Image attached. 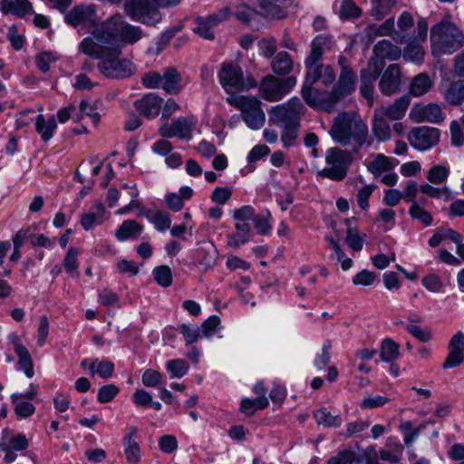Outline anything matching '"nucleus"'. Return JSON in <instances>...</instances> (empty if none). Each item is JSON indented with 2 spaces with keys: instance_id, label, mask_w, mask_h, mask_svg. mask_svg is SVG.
Here are the masks:
<instances>
[{
  "instance_id": "f257e3e1",
  "label": "nucleus",
  "mask_w": 464,
  "mask_h": 464,
  "mask_svg": "<svg viewBox=\"0 0 464 464\" xmlns=\"http://www.w3.org/2000/svg\"><path fill=\"white\" fill-rule=\"evenodd\" d=\"M78 49L85 55L99 60L97 68L107 78L122 80L136 72V66L130 60L121 58L122 46L110 26L95 27L89 36L82 40Z\"/></svg>"
},
{
  "instance_id": "f03ea898",
  "label": "nucleus",
  "mask_w": 464,
  "mask_h": 464,
  "mask_svg": "<svg viewBox=\"0 0 464 464\" xmlns=\"http://www.w3.org/2000/svg\"><path fill=\"white\" fill-rule=\"evenodd\" d=\"M329 133L336 143L359 152L367 142L368 127L354 113L344 111L334 117Z\"/></svg>"
},
{
  "instance_id": "7ed1b4c3",
  "label": "nucleus",
  "mask_w": 464,
  "mask_h": 464,
  "mask_svg": "<svg viewBox=\"0 0 464 464\" xmlns=\"http://www.w3.org/2000/svg\"><path fill=\"white\" fill-rule=\"evenodd\" d=\"M304 67L306 72L301 90L302 97L310 107L324 111L327 97L321 94L329 93L330 92L314 89L313 85L318 82L324 86L331 85L336 79L335 72L331 65L319 63L312 64L304 63Z\"/></svg>"
},
{
  "instance_id": "20e7f679",
  "label": "nucleus",
  "mask_w": 464,
  "mask_h": 464,
  "mask_svg": "<svg viewBox=\"0 0 464 464\" xmlns=\"http://www.w3.org/2000/svg\"><path fill=\"white\" fill-rule=\"evenodd\" d=\"M430 43L433 54H451L464 45V34L454 23L442 20L431 27Z\"/></svg>"
},
{
  "instance_id": "39448f33",
  "label": "nucleus",
  "mask_w": 464,
  "mask_h": 464,
  "mask_svg": "<svg viewBox=\"0 0 464 464\" xmlns=\"http://www.w3.org/2000/svg\"><path fill=\"white\" fill-rule=\"evenodd\" d=\"M358 153L337 147L328 149L325 153L327 167L320 170L318 174L334 181L343 180L347 176L349 167L354 160V155Z\"/></svg>"
},
{
  "instance_id": "423d86ee",
  "label": "nucleus",
  "mask_w": 464,
  "mask_h": 464,
  "mask_svg": "<svg viewBox=\"0 0 464 464\" xmlns=\"http://www.w3.org/2000/svg\"><path fill=\"white\" fill-rule=\"evenodd\" d=\"M218 80L227 93L244 92L257 85L253 76H244L242 68L231 63L221 64Z\"/></svg>"
},
{
  "instance_id": "0eeeda50",
  "label": "nucleus",
  "mask_w": 464,
  "mask_h": 464,
  "mask_svg": "<svg viewBox=\"0 0 464 464\" xmlns=\"http://www.w3.org/2000/svg\"><path fill=\"white\" fill-rule=\"evenodd\" d=\"M227 101L241 111V118L249 129L256 130L263 128L266 114L260 100L256 97L238 96L235 99L228 97Z\"/></svg>"
},
{
  "instance_id": "6e6552de",
  "label": "nucleus",
  "mask_w": 464,
  "mask_h": 464,
  "mask_svg": "<svg viewBox=\"0 0 464 464\" xmlns=\"http://www.w3.org/2000/svg\"><path fill=\"white\" fill-rule=\"evenodd\" d=\"M304 105L298 97L278 104L268 111L269 122L278 127L297 125L300 123Z\"/></svg>"
},
{
  "instance_id": "1a4fd4ad",
  "label": "nucleus",
  "mask_w": 464,
  "mask_h": 464,
  "mask_svg": "<svg viewBox=\"0 0 464 464\" xmlns=\"http://www.w3.org/2000/svg\"><path fill=\"white\" fill-rule=\"evenodd\" d=\"M355 73L351 67L342 68L339 79L334 85L332 91L329 93L321 94L324 97H327L324 111L327 112L334 111L336 103L355 91Z\"/></svg>"
},
{
  "instance_id": "9d476101",
  "label": "nucleus",
  "mask_w": 464,
  "mask_h": 464,
  "mask_svg": "<svg viewBox=\"0 0 464 464\" xmlns=\"http://www.w3.org/2000/svg\"><path fill=\"white\" fill-rule=\"evenodd\" d=\"M124 11L132 21L148 26H155L162 19L158 7L149 0H126Z\"/></svg>"
},
{
  "instance_id": "9b49d317",
  "label": "nucleus",
  "mask_w": 464,
  "mask_h": 464,
  "mask_svg": "<svg viewBox=\"0 0 464 464\" xmlns=\"http://www.w3.org/2000/svg\"><path fill=\"white\" fill-rule=\"evenodd\" d=\"M296 84V78L279 79L275 75L265 76L259 84V94L267 102H278L288 94Z\"/></svg>"
},
{
  "instance_id": "f8f14e48",
  "label": "nucleus",
  "mask_w": 464,
  "mask_h": 464,
  "mask_svg": "<svg viewBox=\"0 0 464 464\" xmlns=\"http://www.w3.org/2000/svg\"><path fill=\"white\" fill-rule=\"evenodd\" d=\"M105 25L110 26L113 30L114 37L121 46V44L132 45L143 36V30L140 26L125 23L123 16L121 14L110 17L99 26Z\"/></svg>"
},
{
  "instance_id": "ddd939ff",
  "label": "nucleus",
  "mask_w": 464,
  "mask_h": 464,
  "mask_svg": "<svg viewBox=\"0 0 464 464\" xmlns=\"http://www.w3.org/2000/svg\"><path fill=\"white\" fill-rule=\"evenodd\" d=\"M197 122V119L193 115L188 117H178L173 119L171 122L163 123L160 127L159 131L160 136L166 139L177 137L180 140H189Z\"/></svg>"
},
{
  "instance_id": "4468645a",
  "label": "nucleus",
  "mask_w": 464,
  "mask_h": 464,
  "mask_svg": "<svg viewBox=\"0 0 464 464\" xmlns=\"http://www.w3.org/2000/svg\"><path fill=\"white\" fill-rule=\"evenodd\" d=\"M408 140L413 148L419 150H426L439 142L440 130L427 126L414 128L409 133Z\"/></svg>"
},
{
  "instance_id": "2eb2a0df",
  "label": "nucleus",
  "mask_w": 464,
  "mask_h": 464,
  "mask_svg": "<svg viewBox=\"0 0 464 464\" xmlns=\"http://www.w3.org/2000/svg\"><path fill=\"white\" fill-rule=\"evenodd\" d=\"M410 118L414 122H432L440 123L445 116L439 104L430 102L428 104H414L410 111Z\"/></svg>"
},
{
  "instance_id": "dca6fc26",
  "label": "nucleus",
  "mask_w": 464,
  "mask_h": 464,
  "mask_svg": "<svg viewBox=\"0 0 464 464\" xmlns=\"http://www.w3.org/2000/svg\"><path fill=\"white\" fill-rule=\"evenodd\" d=\"M228 15V8H224L219 10L218 13L210 14L207 17H198L196 19V26L193 30L200 37L211 41L215 38V34L212 29L222 21L227 20Z\"/></svg>"
},
{
  "instance_id": "f3484780",
  "label": "nucleus",
  "mask_w": 464,
  "mask_h": 464,
  "mask_svg": "<svg viewBox=\"0 0 464 464\" xmlns=\"http://www.w3.org/2000/svg\"><path fill=\"white\" fill-rule=\"evenodd\" d=\"M401 82V69L397 64L389 65L382 74L379 82V89L385 96H391L400 91Z\"/></svg>"
},
{
  "instance_id": "a211bd4d",
  "label": "nucleus",
  "mask_w": 464,
  "mask_h": 464,
  "mask_svg": "<svg viewBox=\"0 0 464 464\" xmlns=\"http://www.w3.org/2000/svg\"><path fill=\"white\" fill-rule=\"evenodd\" d=\"M134 205H127L124 208L119 210V213H126L133 209ZM139 208V217H146L150 222L154 224L160 231H165L170 227L171 220L169 214L165 211H153L145 208L143 205H135Z\"/></svg>"
},
{
  "instance_id": "6ab92c4d",
  "label": "nucleus",
  "mask_w": 464,
  "mask_h": 464,
  "mask_svg": "<svg viewBox=\"0 0 464 464\" xmlns=\"http://www.w3.org/2000/svg\"><path fill=\"white\" fill-rule=\"evenodd\" d=\"M65 22L72 26L85 25L95 22V6L93 5H78L66 14Z\"/></svg>"
},
{
  "instance_id": "aec40b11",
  "label": "nucleus",
  "mask_w": 464,
  "mask_h": 464,
  "mask_svg": "<svg viewBox=\"0 0 464 464\" xmlns=\"http://www.w3.org/2000/svg\"><path fill=\"white\" fill-rule=\"evenodd\" d=\"M137 438L138 429L135 426L130 427L122 438L123 453L127 464H138L140 461L141 450Z\"/></svg>"
},
{
  "instance_id": "412c9836",
  "label": "nucleus",
  "mask_w": 464,
  "mask_h": 464,
  "mask_svg": "<svg viewBox=\"0 0 464 464\" xmlns=\"http://www.w3.org/2000/svg\"><path fill=\"white\" fill-rule=\"evenodd\" d=\"M162 99L154 94L148 93L134 102L136 111L142 116L151 119L159 115L162 108Z\"/></svg>"
},
{
  "instance_id": "4be33fe9",
  "label": "nucleus",
  "mask_w": 464,
  "mask_h": 464,
  "mask_svg": "<svg viewBox=\"0 0 464 464\" xmlns=\"http://www.w3.org/2000/svg\"><path fill=\"white\" fill-rule=\"evenodd\" d=\"M410 103V96L408 94H404L396 99L391 105L380 106L375 110L389 120L400 121L405 116Z\"/></svg>"
},
{
  "instance_id": "5701e85b",
  "label": "nucleus",
  "mask_w": 464,
  "mask_h": 464,
  "mask_svg": "<svg viewBox=\"0 0 464 464\" xmlns=\"http://www.w3.org/2000/svg\"><path fill=\"white\" fill-rule=\"evenodd\" d=\"M333 45L334 40L332 36L325 34L317 35L311 43V51L305 58L304 63H308L309 64L319 63L323 54L331 50Z\"/></svg>"
},
{
  "instance_id": "b1692460",
  "label": "nucleus",
  "mask_w": 464,
  "mask_h": 464,
  "mask_svg": "<svg viewBox=\"0 0 464 464\" xmlns=\"http://www.w3.org/2000/svg\"><path fill=\"white\" fill-rule=\"evenodd\" d=\"M8 340L14 345L20 368L24 371L28 378H32L34 376V363L27 348L20 343L19 337L15 334L9 335Z\"/></svg>"
},
{
  "instance_id": "393cba45",
  "label": "nucleus",
  "mask_w": 464,
  "mask_h": 464,
  "mask_svg": "<svg viewBox=\"0 0 464 464\" xmlns=\"http://www.w3.org/2000/svg\"><path fill=\"white\" fill-rule=\"evenodd\" d=\"M0 11L3 14H14L24 17L34 13L29 0H0Z\"/></svg>"
},
{
  "instance_id": "a878e982",
  "label": "nucleus",
  "mask_w": 464,
  "mask_h": 464,
  "mask_svg": "<svg viewBox=\"0 0 464 464\" xmlns=\"http://www.w3.org/2000/svg\"><path fill=\"white\" fill-rule=\"evenodd\" d=\"M270 66L275 74L285 76L293 71L294 61L287 52L281 51L273 57Z\"/></svg>"
},
{
  "instance_id": "bb28decb",
  "label": "nucleus",
  "mask_w": 464,
  "mask_h": 464,
  "mask_svg": "<svg viewBox=\"0 0 464 464\" xmlns=\"http://www.w3.org/2000/svg\"><path fill=\"white\" fill-rule=\"evenodd\" d=\"M181 75L174 67L167 68L161 75V85L169 94H177L180 92Z\"/></svg>"
},
{
  "instance_id": "cd10ccee",
  "label": "nucleus",
  "mask_w": 464,
  "mask_h": 464,
  "mask_svg": "<svg viewBox=\"0 0 464 464\" xmlns=\"http://www.w3.org/2000/svg\"><path fill=\"white\" fill-rule=\"evenodd\" d=\"M420 192L434 199L440 201H454L453 203H464L462 199H455L454 193L447 187L435 188L430 184L424 183L420 185Z\"/></svg>"
},
{
  "instance_id": "c85d7f7f",
  "label": "nucleus",
  "mask_w": 464,
  "mask_h": 464,
  "mask_svg": "<svg viewBox=\"0 0 464 464\" xmlns=\"http://www.w3.org/2000/svg\"><path fill=\"white\" fill-rule=\"evenodd\" d=\"M375 59L384 62V59L395 61L401 57V49L389 40L379 41L373 46Z\"/></svg>"
},
{
  "instance_id": "c756f323",
  "label": "nucleus",
  "mask_w": 464,
  "mask_h": 464,
  "mask_svg": "<svg viewBox=\"0 0 464 464\" xmlns=\"http://www.w3.org/2000/svg\"><path fill=\"white\" fill-rule=\"evenodd\" d=\"M56 128L57 123L54 116L45 119L43 114H39L35 119V130L44 142L49 141L53 137Z\"/></svg>"
},
{
  "instance_id": "7c9ffc66",
  "label": "nucleus",
  "mask_w": 464,
  "mask_h": 464,
  "mask_svg": "<svg viewBox=\"0 0 464 464\" xmlns=\"http://www.w3.org/2000/svg\"><path fill=\"white\" fill-rule=\"evenodd\" d=\"M444 100L450 105L459 106L464 102V87L461 80L451 82L443 91Z\"/></svg>"
},
{
  "instance_id": "2f4dec72",
  "label": "nucleus",
  "mask_w": 464,
  "mask_h": 464,
  "mask_svg": "<svg viewBox=\"0 0 464 464\" xmlns=\"http://www.w3.org/2000/svg\"><path fill=\"white\" fill-rule=\"evenodd\" d=\"M327 464H368V457L366 454H357L352 450H343L330 458Z\"/></svg>"
},
{
  "instance_id": "473e14b6",
  "label": "nucleus",
  "mask_w": 464,
  "mask_h": 464,
  "mask_svg": "<svg viewBox=\"0 0 464 464\" xmlns=\"http://www.w3.org/2000/svg\"><path fill=\"white\" fill-rule=\"evenodd\" d=\"M433 86V82L426 72L414 76L410 83V93L412 96L420 97L426 94Z\"/></svg>"
},
{
  "instance_id": "72a5a7b5",
  "label": "nucleus",
  "mask_w": 464,
  "mask_h": 464,
  "mask_svg": "<svg viewBox=\"0 0 464 464\" xmlns=\"http://www.w3.org/2000/svg\"><path fill=\"white\" fill-rule=\"evenodd\" d=\"M386 117L382 116L374 110L372 118V133L380 141L389 140L391 139V128L386 121Z\"/></svg>"
},
{
  "instance_id": "f704fd0d",
  "label": "nucleus",
  "mask_w": 464,
  "mask_h": 464,
  "mask_svg": "<svg viewBox=\"0 0 464 464\" xmlns=\"http://www.w3.org/2000/svg\"><path fill=\"white\" fill-rule=\"evenodd\" d=\"M383 67L384 62L371 58L368 61L367 67L362 69L360 72L361 82L373 84L374 81H376L381 76V72Z\"/></svg>"
},
{
  "instance_id": "c9c22d12",
  "label": "nucleus",
  "mask_w": 464,
  "mask_h": 464,
  "mask_svg": "<svg viewBox=\"0 0 464 464\" xmlns=\"http://www.w3.org/2000/svg\"><path fill=\"white\" fill-rule=\"evenodd\" d=\"M261 8V14L272 19H283L286 17L287 12L285 7L274 3L271 0H256Z\"/></svg>"
},
{
  "instance_id": "e433bc0d",
  "label": "nucleus",
  "mask_w": 464,
  "mask_h": 464,
  "mask_svg": "<svg viewBox=\"0 0 464 464\" xmlns=\"http://www.w3.org/2000/svg\"><path fill=\"white\" fill-rule=\"evenodd\" d=\"M142 231V226L135 220L128 219L122 222L115 232V237L120 241H124L130 237H138Z\"/></svg>"
},
{
  "instance_id": "4c0bfd02",
  "label": "nucleus",
  "mask_w": 464,
  "mask_h": 464,
  "mask_svg": "<svg viewBox=\"0 0 464 464\" xmlns=\"http://www.w3.org/2000/svg\"><path fill=\"white\" fill-rule=\"evenodd\" d=\"M314 418L317 424L327 428H338L343 420L340 415H333L325 408H321L314 412Z\"/></svg>"
},
{
  "instance_id": "58836bf2",
  "label": "nucleus",
  "mask_w": 464,
  "mask_h": 464,
  "mask_svg": "<svg viewBox=\"0 0 464 464\" xmlns=\"http://www.w3.org/2000/svg\"><path fill=\"white\" fill-rule=\"evenodd\" d=\"M10 398L18 418H28L34 413L35 407L31 402L23 401L22 393H14Z\"/></svg>"
},
{
  "instance_id": "ea45409f",
  "label": "nucleus",
  "mask_w": 464,
  "mask_h": 464,
  "mask_svg": "<svg viewBox=\"0 0 464 464\" xmlns=\"http://www.w3.org/2000/svg\"><path fill=\"white\" fill-rule=\"evenodd\" d=\"M393 168L390 158L383 154H377L374 159L368 162L367 169L375 177L381 175L382 172L391 170Z\"/></svg>"
},
{
  "instance_id": "a19ab883",
  "label": "nucleus",
  "mask_w": 464,
  "mask_h": 464,
  "mask_svg": "<svg viewBox=\"0 0 464 464\" xmlns=\"http://www.w3.org/2000/svg\"><path fill=\"white\" fill-rule=\"evenodd\" d=\"M268 406V400L266 396H257L251 400L243 399L240 403V411L246 415H253L256 411L266 409Z\"/></svg>"
},
{
  "instance_id": "79ce46f5",
  "label": "nucleus",
  "mask_w": 464,
  "mask_h": 464,
  "mask_svg": "<svg viewBox=\"0 0 464 464\" xmlns=\"http://www.w3.org/2000/svg\"><path fill=\"white\" fill-rule=\"evenodd\" d=\"M397 2L398 0H372L371 14L376 20H382L395 7Z\"/></svg>"
},
{
  "instance_id": "37998d69",
  "label": "nucleus",
  "mask_w": 464,
  "mask_h": 464,
  "mask_svg": "<svg viewBox=\"0 0 464 464\" xmlns=\"http://www.w3.org/2000/svg\"><path fill=\"white\" fill-rule=\"evenodd\" d=\"M92 376L98 374L103 379H108L112 376L114 372V364L110 361H99L94 359L89 366Z\"/></svg>"
},
{
  "instance_id": "c03bdc74",
  "label": "nucleus",
  "mask_w": 464,
  "mask_h": 464,
  "mask_svg": "<svg viewBox=\"0 0 464 464\" xmlns=\"http://www.w3.org/2000/svg\"><path fill=\"white\" fill-rule=\"evenodd\" d=\"M400 345L391 338H386L381 345V359L383 362H391L399 357Z\"/></svg>"
},
{
  "instance_id": "a18cd8bd",
  "label": "nucleus",
  "mask_w": 464,
  "mask_h": 464,
  "mask_svg": "<svg viewBox=\"0 0 464 464\" xmlns=\"http://www.w3.org/2000/svg\"><path fill=\"white\" fill-rule=\"evenodd\" d=\"M104 207L97 205L94 212L84 213L81 218V225L85 230H89L94 224H101L103 220Z\"/></svg>"
},
{
  "instance_id": "49530a36",
  "label": "nucleus",
  "mask_w": 464,
  "mask_h": 464,
  "mask_svg": "<svg viewBox=\"0 0 464 464\" xmlns=\"http://www.w3.org/2000/svg\"><path fill=\"white\" fill-rule=\"evenodd\" d=\"M449 175V167L434 165L427 171L426 178L431 184H441L447 180Z\"/></svg>"
},
{
  "instance_id": "de8ad7c7",
  "label": "nucleus",
  "mask_w": 464,
  "mask_h": 464,
  "mask_svg": "<svg viewBox=\"0 0 464 464\" xmlns=\"http://www.w3.org/2000/svg\"><path fill=\"white\" fill-rule=\"evenodd\" d=\"M394 31V18L391 17L385 20L381 25L371 24L367 27L366 32L369 36H383L390 35Z\"/></svg>"
},
{
  "instance_id": "09e8293b",
  "label": "nucleus",
  "mask_w": 464,
  "mask_h": 464,
  "mask_svg": "<svg viewBox=\"0 0 464 464\" xmlns=\"http://www.w3.org/2000/svg\"><path fill=\"white\" fill-rule=\"evenodd\" d=\"M166 369L170 372L171 378H181L187 374L189 365L182 359H173L167 362Z\"/></svg>"
},
{
  "instance_id": "8fccbe9b",
  "label": "nucleus",
  "mask_w": 464,
  "mask_h": 464,
  "mask_svg": "<svg viewBox=\"0 0 464 464\" xmlns=\"http://www.w3.org/2000/svg\"><path fill=\"white\" fill-rule=\"evenodd\" d=\"M420 44L416 41L409 43L404 48L403 58L417 63L422 61L424 51Z\"/></svg>"
},
{
  "instance_id": "3c124183",
  "label": "nucleus",
  "mask_w": 464,
  "mask_h": 464,
  "mask_svg": "<svg viewBox=\"0 0 464 464\" xmlns=\"http://www.w3.org/2000/svg\"><path fill=\"white\" fill-rule=\"evenodd\" d=\"M154 280L163 287H169L172 284V272L168 266H156L152 271Z\"/></svg>"
},
{
  "instance_id": "603ef678",
  "label": "nucleus",
  "mask_w": 464,
  "mask_h": 464,
  "mask_svg": "<svg viewBox=\"0 0 464 464\" xmlns=\"http://www.w3.org/2000/svg\"><path fill=\"white\" fill-rule=\"evenodd\" d=\"M362 11L356 5L353 0H343L340 10L339 16L341 19H353L361 16Z\"/></svg>"
},
{
  "instance_id": "864d4df0",
  "label": "nucleus",
  "mask_w": 464,
  "mask_h": 464,
  "mask_svg": "<svg viewBox=\"0 0 464 464\" xmlns=\"http://www.w3.org/2000/svg\"><path fill=\"white\" fill-rule=\"evenodd\" d=\"M300 123L297 125L281 127V140L285 148H290L295 145L298 138V131Z\"/></svg>"
},
{
  "instance_id": "5fc2aeb1",
  "label": "nucleus",
  "mask_w": 464,
  "mask_h": 464,
  "mask_svg": "<svg viewBox=\"0 0 464 464\" xmlns=\"http://www.w3.org/2000/svg\"><path fill=\"white\" fill-rule=\"evenodd\" d=\"M270 212L266 210L265 213L257 214L254 216L253 223L257 233L260 235H267L271 231V225L268 222L270 218Z\"/></svg>"
},
{
  "instance_id": "6e6d98bb",
  "label": "nucleus",
  "mask_w": 464,
  "mask_h": 464,
  "mask_svg": "<svg viewBox=\"0 0 464 464\" xmlns=\"http://www.w3.org/2000/svg\"><path fill=\"white\" fill-rule=\"evenodd\" d=\"M119 392L120 390L115 384L103 385L99 389L97 400L101 403H108L116 397Z\"/></svg>"
},
{
  "instance_id": "4d7b16f0",
  "label": "nucleus",
  "mask_w": 464,
  "mask_h": 464,
  "mask_svg": "<svg viewBox=\"0 0 464 464\" xmlns=\"http://www.w3.org/2000/svg\"><path fill=\"white\" fill-rule=\"evenodd\" d=\"M193 195V189L188 186L181 187L178 193H169L165 197L166 203H181L189 200Z\"/></svg>"
},
{
  "instance_id": "13d9d810",
  "label": "nucleus",
  "mask_w": 464,
  "mask_h": 464,
  "mask_svg": "<svg viewBox=\"0 0 464 464\" xmlns=\"http://www.w3.org/2000/svg\"><path fill=\"white\" fill-rule=\"evenodd\" d=\"M260 54L265 58H271L276 55V39L271 37L268 39H262L257 44Z\"/></svg>"
},
{
  "instance_id": "bf43d9fd",
  "label": "nucleus",
  "mask_w": 464,
  "mask_h": 464,
  "mask_svg": "<svg viewBox=\"0 0 464 464\" xmlns=\"http://www.w3.org/2000/svg\"><path fill=\"white\" fill-rule=\"evenodd\" d=\"M142 384L146 387H157L162 383V374L155 370H146L141 377Z\"/></svg>"
},
{
  "instance_id": "052dcab7",
  "label": "nucleus",
  "mask_w": 464,
  "mask_h": 464,
  "mask_svg": "<svg viewBox=\"0 0 464 464\" xmlns=\"http://www.w3.org/2000/svg\"><path fill=\"white\" fill-rule=\"evenodd\" d=\"M409 212L413 219L419 220L424 226H430L432 223L431 215L420 205H411Z\"/></svg>"
},
{
  "instance_id": "680f3d73",
  "label": "nucleus",
  "mask_w": 464,
  "mask_h": 464,
  "mask_svg": "<svg viewBox=\"0 0 464 464\" xmlns=\"http://www.w3.org/2000/svg\"><path fill=\"white\" fill-rule=\"evenodd\" d=\"M160 450L166 454H170L178 449L177 438L173 435L166 434L159 439Z\"/></svg>"
},
{
  "instance_id": "e2e57ef3",
  "label": "nucleus",
  "mask_w": 464,
  "mask_h": 464,
  "mask_svg": "<svg viewBox=\"0 0 464 464\" xmlns=\"http://www.w3.org/2000/svg\"><path fill=\"white\" fill-rule=\"evenodd\" d=\"M332 348V343L329 340H326L324 343L322 353L318 354L314 360V365L318 369H324L325 366L328 365L330 360H331V351Z\"/></svg>"
},
{
  "instance_id": "0e129e2a",
  "label": "nucleus",
  "mask_w": 464,
  "mask_h": 464,
  "mask_svg": "<svg viewBox=\"0 0 464 464\" xmlns=\"http://www.w3.org/2000/svg\"><path fill=\"white\" fill-rule=\"evenodd\" d=\"M376 278L374 272L363 269L353 276V283L356 285H372Z\"/></svg>"
},
{
  "instance_id": "69168bd1",
  "label": "nucleus",
  "mask_w": 464,
  "mask_h": 464,
  "mask_svg": "<svg viewBox=\"0 0 464 464\" xmlns=\"http://www.w3.org/2000/svg\"><path fill=\"white\" fill-rule=\"evenodd\" d=\"M370 426V422L368 420H358L353 422H349L346 426V429L342 435L350 438L354 434H357Z\"/></svg>"
},
{
  "instance_id": "338daca9",
  "label": "nucleus",
  "mask_w": 464,
  "mask_h": 464,
  "mask_svg": "<svg viewBox=\"0 0 464 464\" xmlns=\"http://www.w3.org/2000/svg\"><path fill=\"white\" fill-rule=\"evenodd\" d=\"M142 84L149 89H160L161 85V74L157 72H149L141 78Z\"/></svg>"
},
{
  "instance_id": "774afa93",
  "label": "nucleus",
  "mask_w": 464,
  "mask_h": 464,
  "mask_svg": "<svg viewBox=\"0 0 464 464\" xmlns=\"http://www.w3.org/2000/svg\"><path fill=\"white\" fill-rule=\"evenodd\" d=\"M56 60V57L51 53H41L35 58L37 68L43 72H47L50 70V64Z\"/></svg>"
}]
</instances>
